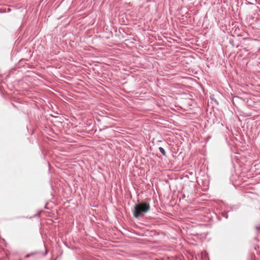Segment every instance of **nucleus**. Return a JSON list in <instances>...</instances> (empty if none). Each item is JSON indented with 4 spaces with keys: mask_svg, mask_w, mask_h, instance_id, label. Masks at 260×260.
<instances>
[{
    "mask_svg": "<svg viewBox=\"0 0 260 260\" xmlns=\"http://www.w3.org/2000/svg\"><path fill=\"white\" fill-rule=\"evenodd\" d=\"M149 204L147 202H142L136 204L134 207L133 215L135 218H138L143 215L150 210Z\"/></svg>",
    "mask_w": 260,
    "mask_h": 260,
    "instance_id": "1",
    "label": "nucleus"
},
{
    "mask_svg": "<svg viewBox=\"0 0 260 260\" xmlns=\"http://www.w3.org/2000/svg\"><path fill=\"white\" fill-rule=\"evenodd\" d=\"M159 151H160V152L164 155H166V152H165V150H164V149L162 147H159Z\"/></svg>",
    "mask_w": 260,
    "mask_h": 260,
    "instance_id": "2",
    "label": "nucleus"
}]
</instances>
